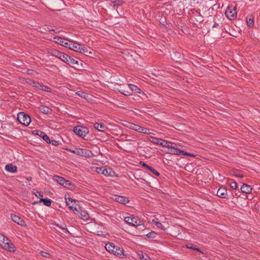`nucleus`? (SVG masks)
<instances>
[{"label": "nucleus", "instance_id": "nucleus-1", "mask_svg": "<svg viewBox=\"0 0 260 260\" xmlns=\"http://www.w3.org/2000/svg\"><path fill=\"white\" fill-rule=\"evenodd\" d=\"M164 147L166 148L164 151L168 154L183 155L190 157L194 156L193 154L185 152L184 150H181L183 147L179 143H174L166 140Z\"/></svg>", "mask_w": 260, "mask_h": 260}, {"label": "nucleus", "instance_id": "nucleus-2", "mask_svg": "<svg viewBox=\"0 0 260 260\" xmlns=\"http://www.w3.org/2000/svg\"><path fill=\"white\" fill-rule=\"evenodd\" d=\"M68 46H68L67 48L75 51L81 53H85L87 52V50L86 48L82 47L81 44H79L72 40L70 41Z\"/></svg>", "mask_w": 260, "mask_h": 260}, {"label": "nucleus", "instance_id": "nucleus-3", "mask_svg": "<svg viewBox=\"0 0 260 260\" xmlns=\"http://www.w3.org/2000/svg\"><path fill=\"white\" fill-rule=\"evenodd\" d=\"M17 119L20 123L25 126L28 125L31 121L29 116L24 112H20L17 114Z\"/></svg>", "mask_w": 260, "mask_h": 260}, {"label": "nucleus", "instance_id": "nucleus-4", "mask_svg": "<svg viewBox=\"0 0 260 260\" xmlns=\"http://www.w3.org/2000/svg\"><path fill=\"white\" fill-rule=\"evenodd\" d=\"M74 132L81 137H84L88 133V129L84 126H75L73 129Z\"/></svg>", "mask_w": 260, "mask_h": 260}, {"label": "nucleus", "instance_id": "nucleus-5", "mask_svg": "<svg viewBox=\"0 0 260 260\" xmlns=\"http://www.w3.org/2000/svg\"><path fill=\"white\" fill-rule=\"evenodd\" d=\"M124 221L129 225L137 226L140 225V221L134 216L124 217Z\"/></svg>", "mask_w": 260, "mask_h": 260}, {"label": "nucleus", "instance_id": "nucleus-6", "mask_svg": "<svg viewBox=\"0 0 260 260\" xmlns=\"http://www.w3.org/2000/svg\"><path fill=\"white\" fill-rule=\"evenodd\" d=\"M53 180L58 183L59 184L65 187H69L71 186V183L68 180H66L63 177L58 176H54Z\"/></svg>", "mask_w": 260, "mask_h": 260}, {"label": "nucleus", "instance_id": "nucleus-7", "mask_svg": "<svg viewBox=\"0 0 260 260\" xmlns=\"http://www.w3.org/2000/svg\"><path fill=\"white\" fill-rule=\"evenodd\" d=\"M61 60L71 66H74L76 64H78V61L77 60L71 58L65 53L63 56H62Z\"/></svg>", "mask_w": 260, "mask_h": 260}, {"label": "nucleus", "instance_id": "nucleus-8", "mask_svg": "<svg viewBox=\"0 0 260 260\" xmlns=\"http://www.w3.org/2000/svg\"><path fill=\"white\" fill-rule=\"evenodd\" d=\"M2 247L11 252H14L16 250L15 246L8 238L5 240V242L2 246Z\"/></svg>", "mask_w": 260, "mask_h": 260}, {"label": "nucleus", "instance_id": "nucleus-9", "mask_svg": "<svg viewBox=\"0 0 260 260\" xmlns=\"http://www.w3.org/2000/svg\"><path fill=\"white\" fill-rule=\"evenodd\" d=\"M54 42L63 47L67 48L70 40L63 38L60 37H55L53 38Z\"/></svg>", "mask_w": 260, "mask_h": 260}, {"label": "nucleus", "instance_id": "nucleus-10", "mask_svg": "<svg viewBox=\"0 0 260 260\" xmlns=\"http://www.w3.org/2000/svg\"><path fill=\"white\" fill-rule=\"evenodd\" d=\"M148 139L151 142H152L154 144H155L160 145L162 146H164L165 143L166 141L165 140L160 139V138H157L154 137L152 136H149L148 137Z\"/></svg>", "mask_w": 260, "mask_h": 260}, {"label": "nucleus", "instance_id": "nucleus-11", "mask_svg": "<svg viewBox=\"0 0 260 260\" xmlns=\"http://www.w3.org/2000/svg\"><path fill=\"white\" fill-rule=\"evenodd\" d=\"M112 253L120 258L125 257L127 256V255L124 253L123 248L118 246H116V248L114 249V251Z\"/></svg>", "mask_w": 260, "mask_h": 260}, {"label": "nucleus", "instance_id": "nucleus-12", "mask_svg": "<svg viewBox=\"0 0 260 260\" xmlns=\"http://www.w3.org/2000/svg\"><path fill=\"white\" fill-rule=\"evenodd\" d=\"M33 135H36L41 137L47 143L50 142V139L49 137L43 132L41 131L35 130L32 132Z\"/></svg>", "mask_w": 260, "mask_h": 260}, {"label": "nucleus", "instance_id": "nucleus-13", "mask_svg": "<svg viewBox=\"0 0 260 260\" xmlns=\"http://www.w3.org/2000/svg\"><path fill=\"white\" fill-rule=\"evenodd\" d=\"M113 199L116 202L122 204H126L129 202V200L127 198L123 196L115 195Z\"/></svg>", "mask_w": 260, "mask_h": 260}, {"label": "nucleus", "instance_id": "nucleus-14", "mask_svg": "<svg viewBox=\"0 0 260 260\" xmlns=\"http://www.w3.org/2000/svg\"><path fill=\"white\" fill-rule=\"evenodd\" d=\"M232 9L231 10L229 6V19L234 20L237 18V12L236 6H232Z\"/></svg>", "mask_w": 260, "mask_h": 260}, {"label": "nucleus", "instance_id": "nucleus-15", "mask_svg": "<svg viewBox=\"0 0 260 260\" xmlns=\"http://www.w3.org/2000/svg\"><path fill=\"white\" fill-rule=\"evenodd\" d=\"M11 217L13 222L21 226L25 225V221L19 216L14 214H11Z\"/></svg>", "mask_w": 260, "mask_h": 260}, {"label": "nucleus", "instance_id": "nucleus-16", "mask_svg": "<svg viewBox=\"0 0 260 260\" xmlns=\"http://www.w3.org/2000/svg\"><path fill=\"white\" fill-rule=\"evenodd\" d=\"M217 196L221 198H225L227 195V190L224 187H220L217 191Z\"/></svg>", "mask_w": 260, "mask_h": 260}, {"label": "nucleus", "instance_id": "nucleus-17", "mask_svg": "<svg viewBox=\"0 0 260 260\" xmlns=\"http://www.w3.org/2000/svg\"><path fill=\"white\" fill-rule=\"evenodd\" d=\"M50 53L51 55L59 58L60 60L64 54V53L61 52L56 49L51 50Z\"/></svg>", "mask_w": 260, "mask_h": 260}, {"label": "nucleus", "instance_id": "nucleus-18", "mask_svg": "<svg viewBox=\"0 0 260 260\" xmlns=\"http://www.w3.org/2000/svg\"><path fill=\"white\" fill-rule=\"evenodd\" d=\"M128 88L133 91L136 93H142L145 94L136 85L132 84H128L127 85Z\"/></svg>", "mask_w": 260, "mask_h": 260}, {"label": "nucleus", "instance_id": "nucleus-19", "mask_svg": "<svg viewBox=\"0 0 260 260\" xmlns=\"http://www.w3.org/2000/svg\"><path fill=\"white\" fill-rule=\"evenodd\" d=\"M5 170L8 172L15 173L17 172V169L15 166L12 164H8L6 166Z\"/></svg>", "mask_w": 260, "mask_h": 260}, {"label": "nucleus", "instance_id": "nucleus-20", "mask_svg": "<svg viewBox=\"0 0 260 260\" xmlns=\"http://www.w3.org/2000/svg\"><path fill=\"white\" fill-rule=\"evenodd\" d=\"M241 190L242 192L247 194L251 192L252 188L250 185L244 184L241 187Z\"/></svg>", "mask_w": 260, "mask_h": 260}, {"label": "nucleus", "instance_id": "nucleus-21", "mask_svg": "<svg viewBox=\"0 0 260 260\" xmlns=\"http://www.w3.org/2000/svg\"><path fill=\"white\" fill-rule=\"evenodd\" d=\"M105 248L108 252L112 253L116 248V246L113 243H108L105 245Z\"/></svg>", "mask_w": 260, "mask_h": 260}, {"label": "nucleus", "instance_id": "nucleus-22", "mask_svg": "<svg viewBox=\"0 0 260 260\" xmlns=\"http://www.w3.org/2000/svg\"><path fill=\"white\" fill-rule=\"evenodd\" d=\"M94 127L100 132H105L107 128L105 124L99 123H94Z\"/></svg>", "mask_w": 260, "mask_h": 260}, {"label": "nucleus", "instance_id": "nucleus-23", "mask_svg": "<svg viewBox=\"0 0 260 260\" xmlns=\"http://www.w3.org/2000/svg\"><path fill=\"white\" fill-rule=\"evenodd\" d=\"M102 174L106 176H113L114 175V172L113 171L111 168H104L103 171L102 172Z\"/></svg>", "mask_w": 260, "mask_h": 260}, {"label": "nucleus", "instance_id": "nucleus-24", "mask_svg": "<svg viewBox=\"0 0 260 260\" xmlns=\"http://www.w3.org/2000/svg\"><path fill=\"white\" fill-rule=\"evenodd\" d=\"M67 205L73 211H76L77 210L76 207L73 206L71 204L73 202H75V201L72 199L69 198L66 199Z\"/></svg>", "mask_w": 260, "mask_h": 260}, {"label": "nucleus", "instance_id": "nucleus-25", "mask_svg": "<svg viewBox=\"0 0 260 260\" xmlns=\"http://www.w3.org/2000/svg\"><path fill=\"white\" fill-rule=\"evenodd\" d=\"M40 111L44 114H48L51 112V110L48 107L45 106H41L39 107Z\"/></svg>", "mask_w": 260, "mask_h": 260}, {"label": "nucleus", "instance_id": "nucleus-26", "mask_svg": "<svg viewBox=\"0 0 260 260\" xmlns=\"http://www.w3.org/2000/svg\"><path fill=\"white\" fill-rule=\"evenodd\" d=\"M122 3L123 2L121 0L112 1L110 3L109 5L113 8H115V7L121 5Z\"/></svg>", "mask_w": 260, "mask_h": 260}, {"label": "nucleus", "instance_id": "nucleus-27", "mask_svg": "<svg viewBox=\"0 0 260 260\" xmlns=\"http://www.w3.org/2000/svg\"><path fill=\"white\" fill-rule=\"evenodd\" d=\"M93 156L94 155L90 150L84 149L83 156L90 158L93 157Z\"/></svg>", "mask_w": 260, "mask_h": 260}, {"label": "nucleus", "instance_id": "nucleus-28", "mask_svg": "<svg viewBox=\"0 0 260 260\" xmlns=\"http://www.w3.org/2000/svg\"><path fill=\"white\" fill-rule=\"evenodd\" d=\"M40 202H43L45 206L49 207L51 204L52 201L49 199L40 198Z\"/></svg>", "mask_w": 260, "mask_h": 260}, {"label": "nucleus", "instance_id": "nucleus-29", "mask_svg": "<svg viewBox=\"0 0 260 260\" xmlns=\"http://www.w3.org/2000/svg\"><path fill=\"white\" fill-rule=\"evenodd\" d=\"M54 224L55 226H56L57 227L59 228L60 229L62 230L63 231H64L65 232L69 233V232L68 231V230L67 228L66 225L64 223H60V224L54 223Z\"/></svg>", "mask_w": 260, "mask_h": 260}, {"label": "nucleus", "instance_id": "nucleus-30", "mask_svg": "<svg viewBox=\"0 0 260 260\" xmlns=\"http://www.w3.org/2000/svg\"><path fill=\"white\" fill-rule=\"evenodd\" d=\"M152 222L158 228L162 230H165L164 226L162 224L158 221L157 218H155L152 220Z\"/></svg>", "mask_w": 260, "mask_h": 260}, {"label": "nucleus", "instance_id": "nucleus-31", "mask_svg": "<svg viewBox=\"0 0 260 260\" xmlns=\"http://www.w3.org/2000/svg\"><path fill=\"white\" fill-rule=\"evenodd\" d=\"M80 218L83 220H88L89 218V216L88 214L84 211H82L80 212Z\"/></svg>", "mask_w": 260, "mask_h": 260}, {"label": "nucleus", "instance_id": "nucleus-32", "mask_svg": "<svg viewBox=\"0 0 260 260\" xmlns=\"http://www.w3.org/2000/svg\"><path fill=\"white\" fill-rule=\"evenodd\" d=\"M151 131H152V130L149 129L146 127L141 126L140 133H143L145 134H153L151 132Z\"/></svg>", "mask_w": 260, "mask_h": 260}, {"label": "nucleus", "instance_id": "nucleus-33", "mask_svg": "<svg viewBox=\"0 0 260 260\" xmlns=\"http://www.w3.org/2000/svg\"><path fill=\"white\" fill-rule=\"evenodd\" d=\"M181 55V54L177 51H174L173 52V53L171 54L172 58L177 61V59L180 58Z\"/></svg>", "mask_w": 260, "mask_h": 260}, {"label": "nucleus", "instance_id": "nucleus-34", "mask_svg": "<svg viewBox=\"0 0 260 260\" xmlns=\"http://www.w3.org/2000/svg\"><path fill=\"white\" fill-rule=\"evenodd\" d=\"M139 257L141 260H151L149 256L146 253H140L138 254Z\"/></svg>", "mask_w": 260, "mask_h": 260}, {"label": "nucleus", "instance_id": "nucleus-35", "mask_svg": "<svg viewBox=\"0 0 260 260\" xmlns=\"http://www.w3.org/2000/svg\"><path fill=\"white\" fill-rule=\"evenodd\" d=\"M83 151H84V149L78 148H76L75 149L74 153L78 155L83 156Z\"/></svg>", "mask_w": 260, "mask_h": 260}, {"label": "nucleus", "instance_id": "nucleus-36", "mask_svg": "<svg viewBox=\"0 0 260 260\" xmlns=\"http://www.w3.org/2000/svg\"><path fill=\"white\" fill-rule=\"evenodd\" d=\"M76 94L84 99H86L87 96V93L82 91H78L76 92Z\"/></svg>", "mask_w": 260, "mask_h": 260}, {"label": "nucleus", "instance_id": "nucleus-37", "mask_svg": "<svg viewBox=\"0 0 260 260\" xmlns=\"http://www.w3.org/2000/svg\"><path fill=\"white\" fill-rule=\"evenodd\" d=\"M141 126L133 123L132 126L131 127V129L135 131L138 133H140Z\"/></svg>", "mask_w": 260, "mask_h": 260}, {"label": "nucleus", "instance_id": "nucleus-38", "mask_svg": "<svg viewBox=\"0 0 260 260\" xmlns=\"http://www.w3.org/2000/svg\"><path fill=\"white\" fill-rule=\"evenodd\" d=\"M254 21L252 18L247 17V24L249 27L253 26Z\"/></svg>", "mask_w": 260, "mask_h": 260}, {"label": "nucleus", "instance_id": "nucleus-39", "mask_svg": "<svg viewBox=\"0 0 260 260\" xmlns=\"http://www.w3.org/2000/svg\"><path fill=\"white\" fill-rule=\"evenodd\" d=\"M40 253L42 256L46 258H51V255L46 251H41Z\"/></svg>", "mask_w": 260, "mask_h": 260}, {"label": "nucleus", "instance_id": "nucleus-40", "mask_svg": "<svg viewBox=\"0 0 260 260\" xmlns=\"http://www.w3.org/2000/svg\"><path fill=\"white\" fill-rule=\"evenodd\" d=\"M148 170L152 172L153 174H154L156 176H159V173L152 167L150 166Z\"/></svg>", "mask_w": 260, "mask_h": 260}, {"label": "nucleus", "instance_id": "nucleus-41", "mask_svg": "<svg viewBox=\"0 0 260 260\" xmlns=\"http://www.w3.org/2000/svg\"><path fill=\"white\" fill-rule=\"evenodd\" d=\"M156 236V233L154 232H151L146 235V236L149 238H154Z\"/></svg>", "mask_w": 260, "mask_h": 260}, {"label": "nucleus", "instance_id": "nucleus-42", "mask_svg": "<svg viewBox=\"0 0 260 260\" xmlns=\"http://www.w3.org/2000/svg\"><path fill=\"white\" fill-rule=\"evenodd\" d=\"M119 92H120L121 94L126 95V96H130L132 95V93L128 91L124 90H118Z\"/></svg>", "mask_w": 260, "mask_h": 260}, {"label": "nucleus", "instance_id": "nucleus-43", "mask_svg": "<svg viewBox=\"0 0 260 260\" xmlns=\"http://www.w3.org/2000/svg\"><path fill=\"white\" fill-rule=\"evenodd\" d=\"M7 239V237H5L4 235L0 234V246L2 247L3 243L5 242V240Z\"/></svg>", "mask_w": 260, "mask_h": 260}, {"label": "nucleus", "instance_id": "nucleus-44", "mask_svg": "<svg viewBox=\"0 0 260 260\" xmlns=\"http://www.w3.org/2000/svg\"><path fill=\"white\" fill-rule=\"evenodd\" d=\"M133 123H131L128 121H124L122 123V125L126 127H128L131 129V126H132Z\"/></svg>", "mask_w": 260, "mask_h": 260}, {"label": "nucleus", "instance_id": "nucleus-45", "mask_svg": "<svg viewBox=\"0 0 260 260\" xmlns=\"http://www.w3.org/2000/svg\"><path fill=\"white\" fill-rule=\"evenodd\" d=\"M48 144H52L54 146H57L59 144V143L58 141L54 140H50V142H47Z\"/></svg>", "mask_w": 260, "mask_h": 260}, {"label": "nucleus", "instance_id": "nucleus-46", "mask_svg": "<svg viewBox=\"0 0 260 260\" xmlns=\"http://www.w3.org/2000/svg\"><path fill=\"white\" fill-rule=\"evenodd\" d=\"M121 137L122 139H125L126 141H129L132 140L131 139V136L127 135H122Z\"/></svg>", "mask_w": 260, "mask_h": 260}, {"label": "nucleus", "instance_id": "nucleus-47", "mask_svg": "<svg viewBox=\"0 0 260 260\" xmlns=\"http://www.w3.org/2000/svg\"><path fill=\"white\" fill-rule=\"evenodd\" d=\"M230 187L233 189H236L237 187V183L236 182L234 181V182H232L230 184Z\"/></svg>", "mask_w": 260, "mask_h": 260}, {"label": "nucleus", "instance_id": "nucleus-48", "mask_svg": "<svg viewBox=\"0 0 260 260\" xmlns=\"http://www.w3.org/2000/svg\"><path fill=\"white\" fill-rule=\"evenodd\" d=\"M28 83L31 86L36 87V86L38 85V82L33 80H29Z\"/></svg>", "mask_w": 260, "mask_h": 260}, {"label": "nucleus", "instance_id": "nucleus-49", "mask_svg": "<svg viewBox=\"0 0 260 260\" xmlns=\"http://www.w3.org/2000/svg\"><path fill=\"white\" fill-rule=\"evenodd\" d=\"M42 90L47 91V92H50L51 89L48 86L44 85L43 87V88H42Z\"/></svg>", "mask_w": 260, "mask_h": 260}, {"label": "nucleus", "instance_id": "nucleus-50", "mask_svg": "<svg viewBox=\"0 0 260 260\" xmlns=\"http://www.w3.org/2000/svg\"><path fill=\"white\" fill-rule=\"evenodd\" d=\"M35 196L38 198H40L43 197V193L42 192L39 191H36V192L35 193Z\"/></svg>", "mask_w": 260, "mask_h": 260}, {"label": "nucleus", "instance_id": "nucleus-51", "mask_svg": "<svg viewBox=\"0 0 260 260\" xmlns=\"http://www.w3.org/2000/svg\"><path fill=\"white\" fill-rule=\"evenodd\" d=\"M104 169V168H103V167L96 168V171L98 173H101L102 174V172L103 171Z\"/></svg>", "mask_w": 260, "mask_h": 260}, {"label": "nucleus", "instance_id": "nucleus-52", "mask_svg": "<svg viewBox=\"0 0 260 260\" xmlns=\"http://www.w3.org/2000/svg\"><path fill=\"white\" fill-rule=\"evenodd\" d=\"M140 164H141V165L144 167V168H145L146 169H147V170L148 169V168H149V166H148V165H147L146 164L143 162H140Z\"/></svg>", "mask_w": 260, "mask_h": 260}, {"label": "nucleus", "instance_id": "nucleus-53", "mask_svg": "<svg viewBox=\"0 0 260 260\" xmlns=\"http://www.w3.org/2000/svg\"><path fill=\"white\" fill-rule=\"evenodd\" d=\"M187 247L189 248H190V249H192L197 250V251L199 250V249L198 248H193L192 246H191V247L187 246Z\"/></svg>", "mask_w": 260, "mask_h": 260}, {"label": "nucleus", "instance_id": "nucleus-54", "mask_svg": "<svg viewBox=\"0 0 260 260\" xmlns=\"http://www.w3.org/2000/svg\"><path fill=\"white\" fill-rule=\"evenodd\" d=\"M44 85L41 84L39 86L38 89L42 90V88H43Z\"/></svg>", "mask_w": 260, "mask_h": 260}, {"label": "nucleus", "instance_id": "nucleus-55", "mask_svg": "<svg viewBox=\"0 0 260 260\" xmlns=\"http://www.w3.org/2000/svg\"><path fill=\"white\" fill-rule=\"evenodd\" d=\"M44 85L41 84L39 86L38 89L42 90V88H43Z\"/></svg>", "mask_w": 260, "mask_h": 260}, {"label": "nucleus", "instance_id": "nucleus-56", "mask_svg": "<svg viewBox=\"0 0 260 260\" xmlns=\"http://www.w3.org/2000/svg\"><path fill=\"white\" fill-rule=\"evenodd\" d=\"M224 14L226 17H228V10H226L224 13Z\"/></svg>", "mask_w": 260, "mask_h": 260}, {"label": "nucleus", "instance_id": "nucleus-57", "mask_svg": "<svg viewBox=\"0 0 260 260\" xmlns=\"http://www.w3.org/2000/svg\"><path fill=\"white\" fill-rule=\"evenodd\" d=\"M45 30H47V31H50V30H51V29H50L48 27H47L46 28H45Z\"/></svg>", "mask_w": 260, "mask_h": 260}, {"label": "nucleus", "instance_id": "nucleus-58", "mask_svg": "<svg viewBox=\"0 0 260 260\" xmlns=\"http://www.w3.org/2000/svg\"><path fill=\"white\" fill-rule=\"evenodd\" d=\"M40 85V84L39 83H38V85H36L35 87H36V88H38L39 86Z\"/></svg>", "mask_w": 260, "mask_h": 260}, {"label": "nucleus", "instance_id": "nucleus-59", "mask_svg": "<svg viewBox=\"0 0 260 260\" xmlns=\"http://www.w3.org/2000/svg\"><path fill=\"white\" fill-rule=\"evenodd\" d=\"M70 151L71 152H72V153H74L75 149H74V150H71V149H70Z\"/></svg>", "mask_w": 260, "mask_h": 260}, {"label": "nucleus", "instance_id": "nucleus-60", "mask_svg": "<svg viewBox=\"0 0 260 260\" xmlns=\"http://www.w3.org/2000/svg\"><path fill=\"white\" fill-rule=\"evenodd\" d=\"M27 180H31V178H27Z\"/></svg>", "mask_w": 260, "mask_h": 260}]
</instances>
